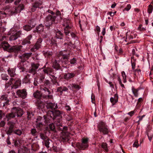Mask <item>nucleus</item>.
I'll use <instances>...</instances> for the list:
<instances>
[{
  "label": "nucleus",
  "mask_w": 153,
  "mask_h": 153,
  "mask_svg": "<svg viewBox=\"0 0 153 153\" xmlns=\"http://www.w3.org/2000/svg\"><path fill=\"white\" fill-rule=\"evenodd\" d=\"M52 15H48L45 18V25L49 26L52 25L54 23L56 19V16L54 14L53 12H52L51 13Z\"/></svg>",
  "instance_id": "1"
},
{
  "label": "nucleus",
  "mask_w": 153,
  "mask_h": 153,
  "mask_svg": "<svg viewBox=\"0 0 153 153\" xmlns=\"http://www.w3.org/2000/svg\"><path fill=\"white\" fill-rule=\"evenodd\" d=\"M40 89L42 91L43 94L42 97L44 99H51L52 98L53 96L51 94V92L48 88L45 86H43L41 87Z\"/></svg>",
  "instance_id": "2"
},
{
  "label": "nucleus",
  "mask_w": 153,
  "mask_h": 153,
  "mask_svg": "<svg viewBox=\"0 0 153 153\" xmlns=\"http://www.w3.org/2000/svg\"><path fill=\"white\" fill-rule=\"evenodd\" d=\"M98 128L99 131L104 135L107 134L109 132V131L107 126L103 122H101L100 123L98 126Z\"/></svg>",
  "instance_id": "3"
},
{
  "label": "nucleus",
  "mask_w": 153,
  "mask_h": 153,
  "mask_svg": "<svg viewBox=\"0 0 153 153\" xmlns=\"http://www.w3.org/2000/svg\"><path fill=\"white\" fill-rule=\"evenodd\" d=\"M70 138V134L67 131H62L59 137L61 142H65L68 141Z\"/></svg>",
  "instance_id": "4"
},
{
  "label": "nucleus",
  "mask_w": 153,
  "mask_h": 153,
  "mask_svg": "<svg viewBox=\"0 0 153 153\" xmlns=\"http://www.w3.org/2000/svg\"><path fill=\"white\" fill-rule=\"evenodd\" d=\"M59 55L62 56V57L61 59V62L62 63V66L64 68H67V66H64V65L68 63L69 62V54L63 55L62 52H59Z\"/></svg>",
  "instance_id": "5"
},
{
  "label": "nucleus",
  "mask_w": 153,
  "mask_h": 153,
  "mask_svg": "<svg viewBox=\"0 0 153 153\" xmlns=\"http://www.w3.org/2000/svg\"><path fill=\"white\" fill-rule=\"evenodd\" d=\"M42 39L41 38L38 39L33 47L30 49L32 52H35L39 49L41 47L42 44Z\"/></svg>",
  "instance_id": "6"
},
{
  "label": "nucleus",
  "mask_w": 153,
  "mask_h": 153,
  "mask_svg": "<svg viewBox=\"0 0 153 153\" xmlns=\"http://www.w3.org/2000/svg\"><path fill=\"white\" fill-rule=\"evenodd\" d=\"M42 4L43 2L40 0L35 2L32 4V7L31 8V11L33 12L35 11L36 8L41 7Z\"/></svg>",
  "instance_id": "7"
},
{
  "label": "nucleus",
  "mask_w": 153,
  "mask_h": 153,
  "mask_svg": "<svg viewBox=\"0 0 153 153\" xmlns=\"http://www.w3.org/2000/svg\"><path fill=\"white\" fill-rule=\"evenodd\" d=\"M16 93L19 97L22 98L23 99L25 98L27 95L26 90L25 89L18 90Z\"/></svg>",
  "instance_id": "8"
},
{
  "label": "nucleus",
  "mask_w": 153,
  "mask_h": 153,
  "mask_svg": "<svg viewBox=\"0 0 153 153\" xmlns=\"http://www.w3.org/2000/svg\"><path fill=\"white\" fill-rule=\"evenodd\" d=\"M22 46L21 45L13 46L10 48L9 52H14L15 53H20L22 48Z\"/></svg>",
  "instance_id": "9"
},
{
  "label": "nucleus",
  "mask_w": 153,
  "mask_h": 153,
  "mask_svg": "<svg viewBox=\"0 0 153 153\" xmlns=\"http://www.w3.org/2000/svg\"><path fill=\"white\" fill-rule=\"evenodd\" d=\"M32 55V53H24L22 55L19 56V58L21 59V61L22 62H24L26 60L29 59V58Z\"/></svg>",
  "instance_id": "10"
},
{
  "label": "nucleus",
  "mask_w": 153,
  "mask_h": 153,
  "mask_svg": "<svg viewBox=\"0 0 153 153\" xmlns=\"http://www.w3.org/2000/svg\"><path fill=\"white\" fill-rule=\"evenodd\" d=\"M50 113L54 120L57 118L62 117V112L59 110H56L54 111H50Z\"/></svg>",
  "instance_id": "11"
},
{
  "label": "nucleus",
  "mask_w": 153,
  "mask_h": 153,
  "mask_svg": "<svg viewBox=\"0 0 153 153\" xmlns=\"http://www.w3.org/2000/svg\"><path fill=\"white\" fill-rule=\"evenodd\" d=\"M43 117L45 122L46 123H50L51 120H54V119L53 118V117L52 116V114H51L50 111L48 112L47 115H44Z\"/></svg>",
  "instance_id": "12"
},
{
  "label": "nucleus",
  "mask_w": 153,
  "mask_h": 153,
  "mask_svg": "<svg viewBox=\"0 0 153 153\" xmlns=\"http://www.w3.org/2000/svg\"><path fill=\"white\" fill-rule=\"evenodd\" d=\"M22 33V32L21 30H19L15 34L11 35L9 39L10 41L15 40L18 37H19Z\"/></svg>",
  "instance_id": "13"
},
{
  "label": "nucleus",
  "mask_w": 153,
  "mask_h": 153,
  "mask_svg": "<svg viewBox=\"0 0 153 153\" xmlns=\"http://www.w3.org/2000/svg\"><path fill=\"white\" fill-rule=\"evenodd\" d=\"M32 37V35L31 34H30L26 38L23 40L22 44L23 45H25L26 44H30L31 43L30 40Z\"/></svg>",
  "instance_id": "14"
},
{
  "label": "nucleus",
  "mask_w": 153,
  "mask_h": 153,
  "mask_svg": "<svg viewBox=\"0 0 153 153\" xmlns=\"http://www.w3.org/2000/svg\"><path fill=\"white\" fill-rule=\"evenodd\" d=\"M61 62L60 60H55L53 62L52 67L56 70H58L61 69V66L59 63Z\"/></svg>",
  "instance_id": "15"
},
{
  "label": "nucleus",
  "mask_w": 153,
  "mask_h": 153,
  "mask_svg": "<svg viewBox=\"0 0 153 153\" xmlns=\"http://www.w3.org/2000/svg\"><path fill=\"white\" fill-rule=\"evenodd\" d=\"M13 109L15 110V116L16 115L17 117H21L23 114V112L21 109L16 107H13Z\"/></svg>",
  "instance_id": "16"
},
{
  "label": "nucleus",
  "mask_w": 153,
  "mask_h": 153,
  "mask_svg": "<svg viewBox=\"0 0 153 153\" xmlns=\"http://www.w3.org/2000/svg\"><path fill=\"white\" fill-rule=\"evenodd\" d=\"M46 65H45L42 68H43V71L45 74L50 75V73H52L53 71V69L50 67H46Z\"/></svg>",
  "instance_id": "17"
},
{
  "label": "nucleus",
  "mask_w": 153,
  "mask_h": 153,
  "mask_svg": "<svg viewBox=\"0 0 153 153\" xmlns=\"http://www.w3.org/2000/svg\"><path fill=\"white\" fill-rule=\"evenodd\" d=\"M15 110H13V108L11 110V112L7 114L6 115V118H7V121L11 119L12 118H14L16 116L15 114Z\"/></svg>",
  "instance_id": "18"
},
{
  "label": "nucleus",
  "mask_w": 153,
  "mask_h": 153,
  "mask_svg": "<svg viewBox=\"0 0 153 153\" xmlns=\"http://www.w3.org/2000/svg\"><path fill=\"white\" fill-rule=\"evenodd\" d=\"M0 48H2L4 50H6L9 52L10 46L7 42H3L0 45Z\"/></svg>",
  "instance_id": "19"
},
{
  "label": "nucleus",
  "mask_w": 153,
  "mask_h": 153,
  "mask_svg": "<svg viewBox=\"0 0 153 153\" xmlns=\"http://www.w3.org/2000/svg\"><path fill=\"white\" fill-rule=\"evenodd\" d=\"M46 107L48 109H50L52 110L56 109L58 108V106L55 103H49L47 104Z\"/></svg>",
  "instance_id": "20"
},
{
  "label": "nucleus",
  "mask_w": 153,
  "mask_h": 153,
  "mask_svg": "<svg viewBox=\"0 0 153 153\" xmlns=\"http://www.w3.org/2000/svg\"><path fill=\"white\" fill-rule=\"evenodd\" d=\"M7 71L8 74L11 77H14L16 75V74L15 73V69L9 68Z\"/></svg>",
  "instance_id": "21"
},
{
  "label": "nucleus",
  "mask_w": 153,
  "mask_h": 153,
  "mask_svg": "<svg viewBox=\"0 0 153 153\" xmlns=\"http://www.w3.org/2000/svg\"><path fill=\"white\" fill-rule=\"evenodd\" d=\"M63 25L65 27H72V26L71 21L66 19H64Z\"/></svg>",
  "instance_id": "22"
},
{
  "label": "nucleus",
  "mask_w": 153,
  "mask_h": 153,
  "mask_svg": "<svg viewBox=\"0 0 153 153\" xmlns=\"http://www.w3.org/2000/svg\"><path fill=\"white\" fill-rule=\"evenodd\" d=\"M75 75V74L73 73L65 74L64 75L63 78L66 80H68L74 77Z\"/></svg>",
  "instance_id": "23"
},
{
  "label": "nucleus",
  "mask_w": 153,
  "mask_h": 153,
  "mask_svg": "<svg viewBox=\"0 0 153 153\" xmlns=\"http://www.w3.org/2000/svg\"><path fill=\"white\" fill-rule=\"evenodd\" d=\"M76 146L78 148L81 150H84L88 147V146H85V144H83L82 142V143H78L76 144Z\"/></svg>",
  "instance_id": "24"
},
{
  "label": "nucleus",
  "mask_w": 153,
  "mask_h": 153,
  "mask_svg": "<svg viewBox=\"0 0 153 153\" xmlns=\"http://www.w3.org/2000/svg\"><path fill=\"white\" fill-rule=\"evenodd\" d=\"M24 6L23 4H20L18 6L15 8L14 13H20L21 11L24 9Z\"/></svg>",
  "instance_id": "25"
},
{
  "label": "nucleus",
  "mask_w": 153,
  "mask_h": 153,
  "mask_svg": "<svg viewBox=\"0 0 153 153\" xmlns=\"http://www.w3.org/2000/svg\"><path fill=\"white\" fill-rule=\"evenodd\" d=\"M110 101L112 103V105H114L116 103L118 100V97L117 94H115L114 97H111L110 99Z\"/></svg>",
  "instance_id": "26"
},
{
  "label": "nucleus",
  "mask_w": 153,
  "mask_h": 153,
  "mask_svg": "<svg viewBox=\"0 0 153 153\" xmlns=\"http://www.w3.org/2000/svg\"><path fill=\"white\" fill-rule=\"evenodd\" d=\"M21 84V80L19 79L16 80L13 85L11 86V88L14 89L17 88L20 86Z\"/></svg>",
  "instance_id": "27"
},
{
  "label": "nucleus",
  "mask_w": 153,
  "mask_h": 153,
  "mask_svg": "<svg viewBox=\"0 0 153 153\" xmlns=\"http://www.w3.org/2000/svg\"><path fill=\"white\" fill-rule=\"evenodd\" d=\"M18 153H29L30 151L26 147H24L18 150Z\"/></svg>",
  "instance_id": "28"
},
{
  "label": "nucleus",
  "mask_w": 153,
  "mask_h": 153,
  "mask_svg": "<svg viewBox=\"0 0 153 153\" xmlns=\"http://www.w3.org/2000/svg\"><path fill=\"white\" fill-rule=\"evenodd\" d=\"M33 97L37 99H41L42 97V94L39 91H37L33 94Z\"/></svg>",
  "instance_id": "29"
},
{
  "label": "nucleus",
  "mask_w": 153,
  "mask_h": 153,
  "mask_svg": "<svg viewBox=\"0 0 153 153\" xmlns=\"http://www.w3.org/2000/svg\"><path fill=\"white\" fill-rule=\"evenodd\" d=\"M63 34L60 31H57L56 33V37L59 39H62L63 37Z\"/></svg>",
  "instance_id": "30"
},
{
  "label": "nucleus",
  "mask_w": 153,
  "mask_h": 153,
  "mask_svg": "<svg viewBox=\"0 0 153 153\" xmlns=\"http://www.w3.org/2000/svg\"><path fill=\"white\" fill-rule=\"evenodd\" d=\"M43 30L44 26H43L42 24H40L36 27V30L37 33H40L42 32Z\"/></svg>",
  "instance_id": "31"
},
{
  "label": "nucleus",
  "mask_w": 153,
  "mask_h": 153,
  "mask_svg": "<svg viewBox=\"0 0 153 153\" xmlns=\"http://www.w3.org/2000/svg\"><path fill=\"white\" fill-rule=\"evenodd\" d=\"M147 135L150 141H151L153 136V131L152 130H147Z\"/></svg>",
  "instance_id": "32"
},
{
  "label": "nucleus",
  "mask_w": 153,
  "mask_h": 153,
  "mask_svg": "<svg viewBox=\"0 0 153 153\" xmlns=\"http://www.w3.org/2000/svg\"><path fill=\"white\" fill-rule=\"evenodd\" d=\"M54 120L57 126L62 125V117L57 118Z\"/></svg>",
  "instance_id": "33"
},
{
  "label": "nucleus",
  "mask_w": 153,
  "mask_h": 153,
  "mask_svg": "<svg viewBox=\"0 0 153 153\" xmlns=\"http://www.w3.org/2000/svg\"><path fill=\"white\" fill-rule=\"evenodd\" d=\"M35 104L38 108H41L43 105V102L40 99H37L35 102Z\"/></svg>",
  "instance_id": "34"
},
{
  "label": "nucleus",
  "mask_w": 153,
  "mask_h": 153,
  "mask_svg": "<svg viewBox=\"0 0 153 153\" xmlns=\"http://www.w3.org/2000/svg\"><path fill=\"white\" fill-rule=\"evenodd\" d=\"M21 62L19 63L17 65L18 67L20 69L22 70V71H23L25 70V68L23 62L21 61Z\"/></svg>",
  "instance_id": "35"
},
{
  "label": "nucleus",
  "mask_w": 153,
  "mask_h": 153,
  "mask_svg": "<svg viewBox=\"0 0 153 153\" xmlns=\"http://www.w3.org/2000/svg\"><path fill=\"white\" fill-rule=\"evenodd\" d=\"M39 136L40 138L43 140H45L48 139L49 138L46 136L45 134L43 133H41L39 134Z\"/></svg>",
  "instance_id": "36"
},
{
  "label": "nucleus",
  "mask_w": 153,
  "mask_h": 153,
  "mask_svg": "<svg viewBox=\"0 0 153 153\" xmlns=\"http://www.w3.org/2000/svg\"><path fill=\"white\" fill-rule=\"evenodd\" d=\"M43 53L45 57H50L53 54V53L52 51H43Z\"/></svg>",
  "instance_id": "37"
},
{
  "label": "nucleus",
  "mask_w": 153,
  "mask_h": 153,
  "mask_svg": "<svg viewBox=\"0 0 153 153\" xmlns=\"http://www.w3.org/2000/svg\"><path fill=\"white\" fill-rule=\"evenodd\" d=\"M35 27V25H33L32 27H31L28 25H26L23 27V29L25 30L29 31L30 30L32 29V28L33 27Z\"/></svg>",
  "instance_id": "38"
},
{
  "label": "nucleus",
  "mask_w": 153,
  "mask_h": 153,
  "mask_svg": "<svg viewBox=\"0 0 153 153\" xmlns=\"http://www.w3.org/2000/svg\"><path fill=\"white\" fill-rule=\"evenodd\" d=\"M71 27H65L64 29V32L66 35H68L71 31Z\"/></svg>",
  "instance_id": "39"
},
{
  "label": "nucleus",
  "mask_w": 153,
  "mask_h": 153,
  "mask_svg": "<svg viewBox=\"0 0 153 153\" xmlns=\"http://www.w3.org/2000/svg\"><path fill=\"white\" fill-rule=\"evenodd\" d=\"M1 77L3 80L7 81L8 79L9 76L6 74H2L1 75Z\"/></svg>",
  "instance_id": "40"
},
{
  "label": "nucleus",
  "mask_w": 153,
  "mask_h": 153,
  "mask_svg": "<svg viewBox=\"0 0 153 153\" xmlns=\"http://www.w3.org/2000/svg\"><path fill=\"white\" fill-rule=\"evenodd\" d=\"M39 65V64L33 63H31V67L36 71V70L38 68Z\"/></svg>",
  "instance_id": "41"
},
{
  "label": "nucleus",
  "mask_w": 153,
  "mask_h": 153,
  "mask_svg": "<svg viewBox=\"0 0 153 153\" xmlns=\"http://www.w3.org/2000/svg\"><path fill=\"white\" fill-rule=\"evenodd\" d=\"M101 147L103 148L106 152L108 151V149L107 147V144L106 143L103 142L102 143Z\"/></svg>",
  "instance_id": "42"
},
{
  "label": "nucleus",
  "mask_w": 153,
  "mask_h": 153,
  "mask_svg": "<svg viewBox=\"0 0 153 153\" xmlns=\"http://www.w3.org/2000/svg\"><path fill=\"white\" fill-rule=\"evenodd\" d=\"M132 91L134 96L136 97H137L138 96V91L137 89H135L133 87L132 88Z\"/></svg>",
  "instance_id": "43"
},
{
  "label": "nucleus",
  "mask_w": 153,
  "mask_h": 153,
  "mask_svg": "<svg viewBox=\"0 0 153 153\" xmlns=\"http://www.w3.org/2000/svg\"><path fill=\"white\" fill-rule=\"evenodd\" d=\"M36 126L37 128L41 130L43 126V123H36Z\"/></svg>",
  "instance_id": "44"
},
{
  "label": "nucleus",
  "mask_w": 153,
  "mask_h": 153,
  "mask_svg": "<svg viewBox=\"0 0 153 153\" xmlns=\"http://www.w3.org/2000/svg\"><path fill=\"white\" fill-rule=\"evenodd\" d=\"M50 140L49 138H48V139H47L45 140H44V145L46 146V147L47 148H49V144H50V142L49 141Z\"/></svg>",
  "instance_id": "45"
},
{
  "label": "nucleus",
  "mask_w": 153,
  "mask_h": 153,
  "mask_svg": "<svg viewBox=\"0 0 153 153\" xmlns=\"http://www.w3.org/2000/svg\"><path fill=\"white\" fill-rule=\"evenodd\" d=\"M30 133L32 135L35 136L37 135V131L35 128H33L31 130Z\"/></svg>",
  "instance_id": "46"
},
{
  "label": "nucleus",
  "mask_w": 153,
  "mask_h": 153,
  "mask_svg": "<svg viewBox=\"0 0 153 153\" xmlns=\"http://www.w3.org/2000/svg\"><path fill=\"white\" fill-rule=\"evenodd\" d=\"M49 127L50 130L53 131H55V127L54 124L52 123L49 124Z\"/></svg>",
  "instance_id": "47"
},
{
  "label": "nucleus",
  "mask_w": 153,
  "mask_h": 153,
  "mask_svg": "<svg viewBox=\"0 0 153 153\" xmlns=\"http://www.w3.org/2000/svg\"><path fill=\"white\" fill-rule=\"evenodd\" d=\"M14 132L15 134L19 136L21 135L22 134V131L19 129L16 130Z\"/></svg>",
  "instance_id": "48"
},
{
  "label": "nucleus",
  "mask_w": 153,
  "mask_h": 153,
  "mask_svg": "<svg viewBox=\"0 0 153 153\" xmlns=\"http://www.w3.org/2000/svg\"><path fill=\"white\" fill-rule=\"evenodd\" d=\"M8 125L9 126V128L13 130L15 123L13 122H9L8 123Z\"/></svg>",
  "instance_id": "49"
},
{
  "label": "nucleus",
  "mask_w": 153,
  "mask_h": 153,
  "mask_svg": "<svg viewBox=\"0 0 153 153\" xmlns=\"http://www.w3.org/2000/svg\"><path fill=\"white\" fill-rule=\"evenodd\" d=\"M88 138H82V142L83 144H84L85 146H88Z\"/></svg>",
  "instance_id": "50"
},
{
  "label": "nucleus",
  "mask_w": 153,
  "mask_h": 153,
  "mask_svg": "<svg viewBox=\"0 0 153 153\" xmlns=\"http://www.w3.org/2000/svg\"><path fill=\"white\" fill-rule=\"evenodd\" d=\"M28 72L32 74L33 75H34L36 74V71L31 67V68H30Z\"/></svg>",
  "instance_id": "51"
},
{
  "label": "nucleus",
  "mask_w": 153,
  "mask_h": 153,
  "mask_svg": "<svg viewBox=\"0 0 153 153\" xmlns=\"http://www.w3.org/2000/svg\"><path fill=\"white\" fill-rule=\"evenodd\" d=\"M0 99L2 101H7L9 100L8 99L7 96L5 95H2L0 98Z\"/></svg>",
  "instance_id": "52"
},
{
  "label": "nucleus",
  "mask_w": 153,
  "mask_h": 153,
  "mask_svg": "<svg viewBox=\"0 0 153 153\" xmlns=\"http://www.w3.org/2000/svg\"><path fill=\"white\" fill-rule=\"evenodd\" d=\"M153 9V7L150 4L148 6V12L149 14H150L152 13Z\"/></svg>",
  "instance_id": "53"
},
{
  "label": "nucleus",
  "mask_w": 153,
  "mask_h": 153,
  "mask_svg": "<svg viewBox=\"0 0 153 153\" xmlns=\"http://www.w3.org/2000/svg\"><path fill=\"white\" fill-rule=\"evenodd\" d=\"M44 120V119L42 118L40 116H39L37 117L36 120V123H43L42 122Z\"/></svg>",
  "instance_id": "54"
},
{
  "label": "nucleus",
  "mask_w": 153,
  "mask_h": 153,
  "mask_svg": "<svg viewBox=\"0 0 153 153\" xmlns=\"http://www.w3.org/2000/svg\"><path fill=\"white\" fill-rule=\"evenodd\" d=\"M64 45H68L70 46L71 47H72L73 48H74L75 47V46L72 43V42L71 41L68 42L67 43L65 42L64 43Z\"/></svg>",
  "instance_id": "55"
},
{
  "label": "nucleus",
  "mask_w": 153,
  "mask_h": 153,
  "mask_svg": "<svg viewBox=\"0 0 153 153\" xmlns=\"http://www.w3.org/2000/svg\"><path fill=\"white\" fill-rule=\"evenodd\" d=\"M56 16V17L57 16H59V19L60 20L62 19L61 16V13L60 11L58 10L57 11L56 15H55Z\"/></svg>",
  "instance_id": "56"
},
{
  "label": "nucleus",
  "mask_w": 153,
  "mask_h": 153,
  "mask_svg": "<svg viewBox=\"0 0 153 153\" xmlns=\"http://www.w3.org/2000/svg\"><path fill=\"white\" fill-rule=\"evenodd\" d=\"M27 118L28 120H29L31 117L33 115L32 114V112H30L29 111L27 112Z\"/></svg>",
  "instance_id": "57"
},
{
  "label": "nucleus",
  "mask_w": 153,
  "mask_h": 153,
  "mask_svg": "<svg viewBox=\"0 0 153 153\" xmlns=\"http://www.w3.org/2000/svg\"><path fill=\"white\" fill-rule=\"evenodd\" d=\"M134 75L135 76L139 75L141 74V71L140 69H136L134 71Z\"/></svg>",
  "instance_id": "58"
},
{
  "label": "nucleus",
  "mask_w": 153,
  "mask_h": 153,
  "mask_svg": "<svg viewBox=\"0 0 153 153\" xmlns=\"http://www.w3.org/2000/svg\"><path fill=\"white\" fill-rule=\"evenodd\" d=\"M142 25H140L138 28V29L140 31H144L146 30V29L144 27H142Z\"/></svg>",
  "instance_id": "59"
},
{
  "label": "nucleus",
  "mask_w": 153,
  "mask_h": 153,
  "mask_svg": "<svg viewBox=\"0 0 153 153\" xmlns=\"http://www.w3.org/2000/svg\"><path fill=\"white\" fill-rule=\"evenodd\" d=\"M72 86L74 88L78 90L80 88V87L79 86L75 84H73Z\"/></svg>",
  "instance_id": "60"
},
{
  "label": "nucleus",
  "mask_w": 153,
  "mask_h": 153,
  "mask_svg": "<svg viewBox=\"0 0 153 153\" xmlns=\"http://www.w3.org/2000/svg\"><path fill=\"white\" fill-rule=\"evenodd\" d=\"M70 62L71 64H74L76 62V59L74 58L71 59L70 61Z\"/></svg>",
  "instance_id": "61"
},
{
  "label": "nucleus",
  "mask_w": 153,
  "mask_h": 153,
  "mask_svg": "<svg viewBox=\"0 0 153 153\" xmlns=\"http://www.w3.org/2000/svg\"><path fill=\"white\" fill-rule=\"evenodd\" d=\"M13 130L9 128L8 130L6 131V133L8 135H10L13 132Z\"/></svg>",
  "instance_id": "62"
},
{
  "label": "nucleus",
  "mask_w": 153,
  "mask_h": 153,
  "mask_svg": "<svg viewBox=\"0 0 153 153\" xmlns=\"http://www.w3.org/2000/svg\"><path fill=\"white\" fill-rule=\"evenodd\" d=\"M20 143L19 141H18L17 140H15L14 145L15 146L18 147L19 146H20Z\"/></svg>",
  "instance_id": "63"
},
{
  "label": "nucleus",
  "mask_w": 153,
  "mask_h": 153,
  "mask_svg": "<svg viewBox=\"0 0 153 153\" xmlns=\"http://www.w3.org/2000/svg\"><path fill=\"white\" fill-rule=\"evenodd\" d=\"M57 91L59 92L61 94L62 93V87H58L57 88Z\"/></svg>",
  "instance_id": "64"
}]
</instances>
